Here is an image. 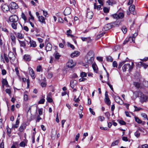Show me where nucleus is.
<instances>
[{
	"instance_id": "nucleus-5",
	"label": "nucleus",
	"mask_w": 148,
	"mask_h": 148,
	"mask_svg": "<svg viewBox=\"0 0 148 148\" xmlns=\"http://www.w3.org/2000/svg\"><path fill=\"white\" fill-rule=\"evenodd\" d=\"M1 8L2 11L4 12H6L9 10V6L6 4H2Z\"/></svg>"
},
{
	"instance_id": "nucleus-10",
	"label": "nucleus",
	"mask_w": 148,
	"mask_h": 148,
	"mask_svg": "<svg viewBox=\"0 0 148 148\" xmlns=\"http://www.w3.org/2000/svg\"><path fill=\"white\" fill-rule=\"evenodd\" d=\"M135 8V6L133 5H131L129 8L130 12L134 15H136V12L134 11Z\"/></svg>"
},
{
	"instance_id": "nucleus-7",
	"label": "nucleus",
	"mask_w": 148,
	"mask_h": 148,
	"mask_svg": "<svg viewBox=\"0 0 148 148\" xmlns=\"http://www.w3.org/2000/svg\"><path fill=\"white\" fill-rule=\"evenodd\" d=\"M29 70V73L30 75L31 76L33 79H34L35 78V73L33 69L29 67L28 68Z\"/></svg>"
},
{
	"instance_id": "nucleus-43",
	"label": "nucleus",
	"mask_w": 148,
	"mask_h": 148,
	"mask_svg": "<svg viewBox=\"0 0 148 148\" xmlns=\"http://www.w3.org/2000/svg\"><path fill=\"white\" fill-rule=\"evenodd\" d=\"M47 101L50 103L51 102L53 101L52 99L49 96L47 97Z\"/></svg>"
},
{
	"instance_id": "nucleus-54",
	"label": "nucleus",
	"mask_w": 148,
	"mask_h": 148,
	"mask_svg": "<svg viewBox=\"0 0 148 148\" xmlns=\"http://www.w3.org/2000/svg\"><path fill=\"white\" fill-rule=\"evenodd\" d=\"M5 91L7 93H8L9 94H10L11 93V90L10 89H6Z\"/></svg>"
},
{
	"instance_id": "nucleus-11",
	"label": "nucleus",
	"mask_w": 148,
	"mask_h": 148,
	"mask_svg": "<svg viewBox=\"0 0 148 148\" xmlns=\"http://www.w3.org/2000/svg\"><path fill=\"white\" fill-rule=\"evenodd\" d=\"M19 25H20L22 26V25L18 22H13L11 24V26L12 28L14 29H16L17 28V27Z\"/></svg>"
},
{
	"instance_id": "nucleus-55",
	"label": "nucleus",
	"mask_w": 148,
	"mask_h": 148,
	"mask_svg": "<svg viewBox=\"0 0 148 148\" xmlns=\"http://www.w3.org/2000/svg\"><path fill=\"white\" fill-rule=\"evenodd\" d=\"M56 134V132H55L54 134H53V133L51 134V138L53 139H54L55 138V136Z\"/></svg>"
},
{
	"instance_id": "nucleus-41",
	"label": "nucleus",
	"mask_w": 148,
	"mask_h": 148,
	"mask_svg": "<svg viewBox=\"0 0 148 148\" xmlns=\"http://www.w3.org/2000/svg\"><path fill=\"white\" fill-rule=\"evenodd\" d=\"M86 76H87V74L85 72H82L80 74V76L82 77H86Z\"/></svg>"
},
{
	"instance_id": "nucleus-60",
	"label": "nucleus",
	"mask_w": 148,
	"mask_h": 148,
	"mask_svg": "<svg viewBox=\"0 0 148 148\" xmlns=\"http://www.w3.org/2000/svg\"><path fill=\"white\" fill-rule=\"evenodd\" d=\"M86 80V79L84 77H81L80 79H79V80L80 82H82L84 81L85 80Z\"/></svg>"
},
{
	"instance_id": "nucleus-22",
	"label": "nucleus",
	"mask_w": 148,
	"mask_h": 148,
	"mask_svg": "<svg viewBox=\"0 0 148 148\" xmlns=\"http://www.w3.org/2000/svg\"><path fill=\"white\" fill-rule=\"evenodd\" d=\"M26 128L25 125L24 124H22L19 129V130L21 132H23L24 129Z\"/></svg>"
},
{
	"instance_id": "nucleus-39",
	"label": "nucleus",
	"mask_w": 148,
	"mask_h": 148,
	"mask_svg": "<svg viewBox=\"0 0 148 148\" xmlns=\"http://www.w3.org/2000/svg\"><path fill=\"white\" fill-rule=\"evenodd\" d=\"M105 119V118L102 116H100L98 117V119L101 121H103Z\"/></svg>"
},
{
	"instance_id": "nucleus-63",
	"label": "nucleus",
	"mask_w": 148,
	"mask_h": 148,
	"mask_svg": "<svg viewBox=\"0 0 148 148\" xmlns=\"http://www.w3.org/2000/svg\"><path fill=\"white\" fill-rule=\"evenodd\" d=\"M6 73V71L5 69H3L2 70V74L3 75H4Z\"/></svg>"
},
{
	"instance_id": "nucleus-32",
	"label": "nucleus",
	"mask_w": 148,
	"mask_h": 148,
	"mask_svg": "<svg viewBox=\"0 0 148 148\" xmlns=\"http://www.w3.org/2000/svg\"><path fill=\"white\" fill-rule=\"evenodd\" d=\"M92 67L94 71H95V72L97 73V69L96 65L95 64H92Z\"/></svg>"
},
{
	"instance_id": "nucleus-29",
	"label": "nucleus",
	"mask_w": 148,
	"mask_h": 148,
	"mask_svg": "<svg viewBox=\"0 0 148 148\" xmlns=\"http://www.w3.org/2000/svg\"><path fill=\"white\" fill-rule=\"evenodd\" d=\"M119 143V140H116L115 141L113 142L111 144V146H113L115 145H117Z\"/></svg>"
},
{
	"instance_id": "nucleus-2",
	"label": "nucleus",
	"mask_w": 148,
	"mask_h": 148,
	"mask_svg": "<svg viewBox=\"0 0 148 148\" xmlns=\"http://www.w3.org/2000/svg\"><path fill=\"white\" fill-rule=\"evenodd\" d=\"M134 65V64L133 62L132 63V64L131 65L129 64H124L122 67L123 71V72L126 71L127 69H128L129 70H131L132 69Z\"/></svg>"
},
{
	"instance_id": "nucleus-27",
	"label": "nucleus",
	"mask_w": 148,
	"mask_h": 148,
	"mask_svg": "<svg viewBox=\"0 0 148 148\" xmlns=\"http://www.w3.org/2000/svg\"><path fill=\"white\" fill-rule=\"evenodd\" d=\"M10 38L14 43L15 44L16 42V37L13 35H11L10 36Z\"/></svg>"
},
{
	"instance_id": "nucleus-53",
	"label": "nucleus",
	"mask_w": 148,
	"mask_h": 148,
	"mask_svg": "<svg viewBox=\"0 0 148 148\" xmlns=\"http://www.w3.org/2000/svg\"><path fill=\"white\" fill-rule=\"evenodd\" d=\"M7 133L8 136L10 137V134L11 133V130L10 129H7Z\"/></svg>"
},
{
	"instance_id": "nucleus-36",
	"label": "nucleus",
	"mask_w": 148,
	"mask_h": 148,
	"mask_svg": "<svg viewBox=\"0 0 148 148\" xmlns=\"http://www.w3.org/2000/svg\"><path fill=\"white\" fill-rule=\"evenodd\" d=\"M125 62V61H124L121 62H120L118 65V69H120L122 66L124 64Z\"/></svg>"
},
{
	"instance_id": "nucleus-21",
	"label": "nucleus",
	"mask_w": 148,
	"mask_h": 148,
	"mask_svg": "<svg viewBox=\"0 0 148 148\" xmlns=\"http://www.w3.org/2000/svg\"><path fill=\"white\" fill-rule=\"evenodd\" d=\"M38 20L39 21H40L42 23L45 24V19L42 16H41L39 17Z\"/></svg>"
},
{
	"instance_id": "nucleus-3",
	"label": "nucleus",
	"mask_w": 148,
	"mask_h": 148,
	"mask_svg": "<svg viewBox=\"0 0 148 148\" xmlns=\"http://www.w3.org/2000/svg\"><path fill=\"white\" fill-rule=\"evenodd\" d=\"M112 16L114 18L118 19L122 18L124 16V14L122 12H120L116 14H115L112 15Z\"/></svg>"
},
{
	"instance_id": "nucleus-12",
	"label": "nucleus",
	"mask_w": 148,
	"mask_h": 148,
	"mask_svg": "<svg viewBox=\"0 0 148 148\" xmlns=\"http://www.w3.org/2000/svg\"><path fill=\"white\" fill-rule=\"evenodd\" d=\"M112 23L113 27H118L119 25H121V22L119 20L112 22Z\"/></svg>"
},
{
	"instance_id": "nucleus-9",
	"label": "nucleus",
	"mask_w": 148,
	"mask_h": 148,
	"mask_svg": "<svg viewBox=\"0 0 148 148\" xmlns=\"http://www.w3.org/2000/svg\"><path fill=\"white\" fill-rule=\"evenodd\" d=\"M10 8L12 9H17L18 8V5L14 2H12L9 5Z\"/></svg>"
},
{
	"instance_id": "nucleus-46",
	"label": "nucleus",
	"mask_w": 148,
	"mask_h": 148,
	"mask_svg": "<svg viewBox=\"0 0 148 148\" xmlns=\"http://www.w3.org/2000/svg\"><path fill=\"white\" fill-rule=\"evenodd\" d=\"M4 59L6 62L7 63H8L9 62V60L8 58L6 56L5 54H4Z\"/></svg>"
},
{
	"instance_id": "nucleus-44",
	"label": "nucleus",
	"mask_w": 148,
	"mask_h": 148,
	"mask_svg": "<svg viewBox=\"0 0 148 148\" xmlns=\"http://www.w3.org/2000/svg\"><path fill=\"white\" fill-rule=\"evenodd\" d=\"M21 17L24 20L26 21L27 20V18L25 15L24 14L22 13L21 14Z\"/></svg>"
},
{
	"instance_id": "nucleus-48",
	"label": "nucleus",
	"mask_w": 148,
	"mask_h": 148,
	"mask_svg": "<svg viewBox=\"0 0 148 148\" xmlns=\"http://www.w3.org/2000/svg\"><path fill=\"white\" fill-rule=\"evenodd\" d=\"M112 66L113 67H117V64L116 62L115 61H114L112 63Z\"/></svg>"
},
{
	"instance_id": "nucleus-25",
	"label": "nucleus",
	"mask_w": 148,
	"mask_h": 148,
	"mask_svg": "<svg viewBox=\"0 0 148 148\" xmlns=\"http://www.w3.org/2000/svg\"><path fill=\"white\" fill-rule=\"evenodd\" d=\"M8 56L10 60L12 59L13 58L15 57L13 52H10L8 54Z\"/></svg>"
},
{
	"instance_id": "nucleus-13",
	"label": "nucleus",
	"mask_w": 148,
	"mask_h": 148,
	"mask_svg": "<svg viewBox=\"0 0 148 148\" xmlns=\"http://www.w3.org/2000/svg\"><path fill=\"white\" fill-rule=\"evenodd\" d=\"M71 9L69 7H66L64 11V14L65 16L69 15L71 13Z\"/></svg>"
},
{
	"instance_id": "nucleus-1",
	"label": "nucleus",
	"mask_w": 148,
	"mask_h": 148,
	"mask_svg": "<svg viewBox=\"0 0 148 148\" xmlns=\"http://www.w3.org/2000/svg\"><path fill=\"white\" fill-rule=\"evenodd\" d=\"M93 56L94 53L93 51H90L88 53L86 56L87 63L89 64H91L92 63L93 60Z\"/></svg>"
},
{
	"instance_id": "nucleus-23",
	"label": "nucleus",
	"mask_w": 148,
	"mask_h": 148,
	"mask_svg": "<svg viewBox=\"0 0 148 148\" xmlns=\"http://www.w3.org/2000/svg\"><path fill=\"white\" fill-rule=\"evenodd\" d=\"M18 41L20 43L21 47H23L24 48H25L26 47V44L24 41H22L19 40H18Z\"/></svg>"
},
{
	"instance_id": "nucleus-20",
	"label": "nucleus",
	"mask_w": 148,
	"mask_h": 148,
	"mask_svg": "<svg viewBox=\"0 0 148 148\" xmlns=\"http://www.w3.org/2000/svg\"><path fill=\"white\" fill-rule=\"evenodd\" d=\"M52 48V46L49 43H48L46 47V50L47 51H51Z\"/></svg>"
},
{
	"instance_id": "nucleus-15",
	"label": "nucleus",
	"mask_w": 148,
	"mask_h": 148,
	"mask_svg": "<svg viewBox=\"0 0 148 148\" xmlns=\"http://www.w3.org/2000/svg\"><path fill=\"white\" fill-rule=\"evenodd\" d=\"M14 34L16 37L20 39H22L24 37L23 35L19 32H14Z\"/></svg>"
},
{
	"instance_id": "nucleus-34",
	"label": "nucleus",
	"mask_w": 148,
	"mask_h": 148,
	"mask_svg": "<svg viewBox=\"0 0 148 148\" xmlns=\"http://www.w3.org/2000/svg\"><path fill=\"white\" fill-rule=\"evenodd\" d=\"M106 58L107 61H108L112 62L113 60V59L110 56H108L106 57Z\"/></svg>"
},
{
	"instance_id": "nucleus-57",
	"label": "nucleus",
	"mask_w": 148,
	"mask_h": 148,
	"mask_svg": "<svg viewBox=\"0 0 148 148\" xmlns=\"http://www.w3.org/2000/svg\"><path fill=\"white\" fill-rule=\"evenodd\" d=\"M134 107L135 108V110L134 111H137L140 110L141 109V108H138L136 106H134Z\"/></svg>"
},
{
	"instance_id": "nucleus-51",
	"label": "nucleus",
	"mask_w": 148,
	"mask_h": 148,
	"mask_svg": "<svg viewBox=\"0 0 148 148\" xmlns=\"http://www.w3.org/2000/svg\"><path fill=\"white\" fill-rule=\"evenodd\" d=\"M41 68H42L41 66H38L37 68V69H36L37 71V72L40 71L42 69Z\"/></svg>"
},
{
	"instance_id": "nucleus-56",
	"label": "nucleus",
	"mask_w": 148,
	"mask_h": 148,
	"mask_svg": "<svg viewBox=\"0 0 148 148\" xmlns=\"http://www.w3.org/2000/svg\"><path fill=\"white\" fill-rule=\"evenodd\" d=\"M76 96H75V97L74 99V100L75 102H78L79 101V97L77 98L76 99Z\"/></svg>"
},
{
	"instance_id": "nucleus-26",
	"label": "nucleus",
	"mask_w": 148,
	"mask_h": 148,
	"mask_svg": "<svg viewBox=\"0 0 148 148\" xmlns=\"http://www.w3.org/2000/svg\"><path fill=\"white\" fill-rule=\"evenodd\" d=\"M2 84H3L5 85L6 87H8V83L5 79H3L2 81Z\"/></svg>"
},
{
	"instance_id": "nucleus-37",
	"label": "nucleus",
	"mask_w": 148,
	"mask_h": 148,
	"mask_svg": "<svg viewBox=\"0 0 148 148\" xmlns=\"http://www.w3.org/2000/svg\"><path fill=\"white\" fill-rule=\"evenodd\" d=\"M134 134V135L137 138H139L140 136V133L138 131H137L135 132Z\"/></svg>"
},
{
	"instance_id": "nucleus-30",
	"label": "nucleus",
	"mask_w": 148,
	"mask_h": 148,
	"mask_svg": "<svg viewBox=\"0 0 148 148\" xmlns=\"http://www.w3.org/2000/svg\"><path fill=\"white\" fill-rule=\"evenodd\" d=\"M24 59L26 61H29L30 60L29 56L28 55H25L24 56Z\"/></svg>"
},
{
	"instance_id": "nucleus-45",
	"label": "nucleus",
	"mask_w": 148,
	"mask_h": 148,
	"mask_svg": "<svg viewBox=\"0 0 148 148\" xmlns=\"http://www.w3.org/2000/svg\"><path fill=\"white\" fill-rule=\"evenodd\" d=\"M122 30L124 34L127 31V29L125 27H122Z\"/></svg>"
},
{
	"instance_id": "nucleus-18",
	"label": "nucleus",
	"mask_w": 148,
	"mask_h": 148,
	"mask_svg": "<svg viewBox=\"0 0 148 148\" xmlns=\"http://www.w3.org/2000/svg\"><path fill=\"white\" fill-rule=\"evenodd\" d=\"M79 55V52L78 51H75L73 53H72L71 55V57L72 58L76 57Z\"/></svg>"
},
{
	"instance_id": "nucleus-59",
	"label": "nucleus",
	"mask_w": 148,
	"mask_h": 148,
	"mask_svg": "<svg viewBox=\"0 0 148 148\" xmlns=\"http://www.w3.org/2000/svg\"><path fill=\"white\" fill-rule=\"evenodd\" d=\"M24 99L25 101H27L28 99V95H25L24 96Z\"/></svg>"
},
{
	"instance_id": "nucleus-33",
	"label": "nucleus",
	"mask_w": 148,
	"mask_h": 148,
	"mask_svg": "<svg viewBox=\"0 0 148 148\" xmlns=\"http://www.w3.org/2000/svg\"><path fill=\"white\" fill-rule=\"evenodd\" d=\"M135 121L138 123H142V121L137 117H135Z\"/></svg>"
},
{
	"instance_id": "nucleus-58",
	"label": "nucleus",
	"mask_w": 148,
	"mask_h": 148,
	"mask_svg": "<svg viewBox=\"0 0 148 148\" xmlns=\"http://www.w3.org/2000/svg\"><path fill=\"white\" fill-rule=\"evenodd\" d=\"M68 45L72 49H74L75 48V47L74 45L70 43H68Z\"/></svg>"
},
{
	"instance_id": "nucleus-14",
	"label": "nucleus",
	"mask_w": 148,
	"mask_h": 148,
	"mask_svg": "<svg viewBox=\"0 0 148 148\" xmlns=\"http://www.w3.org/2000/svg\"><path fill=\"white\" fill-rule=\"evenodd\" d=\"M67 65L69 68H71L73 67L75 65L72 60H69V62L67 63Z\"/></svg>"
},
{
	"instance_id": "nucleus-35",
	"label": "nucleus",
	"mask_w": 148,
	"mask_h": 148,
	"mask_svg": "<svg viewBox=\"0 0 148 148\" xmlns=\"http://www.w3.org/2000/svg\"><path fill=\"white\" fill-rule=\"evenodd\" d=\"M134 86L137 88H140V85L139 83L138 82H134Z\"/></svg>"
},
{
	"instance_id": "nucleus-64",
	"label": "nucleus",
	"mask_w": 148,
	"mask_h": 148,
	"mask_svg": "<svg viewBox=\"0 0 148 148\" xmlns=\"http://www.w3.org/2000/svg\"><path fill=\"white\" fill-rule=\"evenodd\" d=\"M142 147L143 148H147L148 147V145L147 144H145L143 145Z\"/></svg>"
},
{
	"instance_id": "nucleus-50",
	"label": "nucleus",
	"mask_w": 148,
	"mask_h": 148,
	"mask_svg": "<svg viewBox=\"0 0 148 148\" xmlns=\"http://www.w3.org/2000/svg\"><path fill=\"white\" fill-rule=\"evenodd\" d=\"M119 123L121 125H125L126 124L125 122L123 120H120L119 121Z\"/></svg>"
},
{
	"instance_id": "nucleus-19",
	"label": "nucleus",
	"mask_w": 148,
	"mask_h": 148,
	"mask_svg": "<svg viewBox=\"0 0 148 148\" xmlns=\"http://www.w3.org/2000/svg\"><path fill=\"white\" fill-rule=\"evenodd\" d=\"M93 13L92 12H88L87 14V17L89 19H91L93 15Z\"/></svg>"
},
{
	"instance_id": "nucleus-52",
	"label": "nucleus",
	"mask_w": 148,
	"mask_h": 148,
	"mask_svg": "<svg viewBox=\"0 0 148 148\" xmlns=\"http://www.w3.org/2000/svg\"><path fill=\"white\" fill-rule=\"evenodd\" d=\"M39 114L40 115H42V109H40L38 110Z\"/></svg>"
},
{
	"instance_id": "nucleus-47",
	"label": "nucleus",
	"mask_w": 148,
	"mask_h": 148,
	"mask_svg": "<svg viewBox=\"0 0 148 148\" xmlns=\"http://www.w3.org/2000/svg\"><path fill=\"white\" fill-rule=\"evenodd\" d=\"M15 71H16V74L19 77L20 75H19V71L18 70V68L17 67H16L15 68Z\"/></svg>"
},
{
	"instance_id": "nucleus-24",
	"label": "nucleus",
	"mask_w": 148,
	"mask_h": 148,
	"mask_svg": "<svg viewBox=\"0 0 148 148\" xmlns=\"http://www.w3.org/2000/svg\"><path fill=\"white\" fill-rule=\"evenodd\" d=\"M105 27L107 28V29H111V28L113 27V26H112V23H108L105 26Z\"/></svg>"
},
{
	"instance_id": "nucleus-49",
	"label": "nucleus",
	"mask_w": 148,
	"mask_h": 148,
	"mask_svg": "<svg viewBox=\"0 0 148 148\" xmlns=\"http://www.w3.org/2000/svg\"><path fill=\"white\" fill-rule=\"evenodd\" d=\"M104 12L105 13H107L109 12L108 9L106 7H104L103 9Z\"/></svg>"
},
{
	"instance_id": "nucleus-42",
	"label": "nucleus",
	"mask_w": 148,
	"mask_h": 148,
	"mask_svg": "<svg viewBox=\"0 0 148 148\" xmlns=\"http://www.w3.org/2000/svg\"><path fill=\"white\" fill-rule=\"evenodd\" d=\"M43 12L44 15L46 17H47L48 16V13L47 11L44 10H42Z\"/></svg>"
},
{
	"instance_id": "nucleus-61",
	"label": "nucleus",
	"mask_w": 148,
	"mask_h": 148,
	"mask_svg": "<svg viewBox=\"0 0 148 148\" xmlns=\"http://www.w3.org/2000/svg\"><path fill=\"white\" fill-rule=\"evenodd\" d=\"M97 59L98 60L100 61H102L103 60V58L102 57H97Z\"/></svg>"
},
{
	"instance_id": "nucleus-40",
	"label": "nucleus",
	"mask_w": 148,
	"mask_h": 148,
	"mask_svg": "<svg viewBox=\"0 0 148 148\" xmlns=\"http://www.w3.org/2000/svg\"><path fill=\"white\" fill-rule=\"evenodd\" d=\"M45 99L44 98H42L38 102V104H43L44 103L45 101Z\"/></svg>"
},
{
	"instance_id": "nucleus-16",
	"label": "nucleus",
	"mask_w": 148,
	"mask_h": 148,
	"mask_svg": "<svg viewBox=\"0 0 148 148\" xmlns=\"http://www.w3.org/2000/svg\"><path fill=\"white\" fill-rule=\"evenodd\" d=\"M29 43L30 44L29 47H35L36 46V42L33 40H32L30 38Z\"/></svg>"
},
{
	"instance_id": "nucleus-62",
	"label": "nucleus",
	"mask_w": 148,
	"mask_h": 148,
	"mask_svg": "<svg viewBox=\"0 0 148 148\" xmlns=\"http://www.w3.org/2000/svg\"><path fill=\"white\" fill-rule=\"evenodd\" d=\"M1 29L4 32H5L6 33H8V31L6 28H2Z\"/></svg>"
},
{
	"instance_id": "nucleus-4",
	"label": "nucleus",
	"mask_w": 148,
	"mask_h": 148,
	"mask_svg": "<svg viewBox=\"0 0 148 148\" xmlns=\"http://www.w3.org/2000/svg\"><path fill=\"white\" fill-rule=\"evenodd\" d=\"M18 16L15 15L14 14L10 16L9 18V20L12 22H17L18 21Z\"/></svg>"
},
{
	"instance_id": "nucleus-6",
	"label": "nucleus",
	"mask_w": 148,
	"mask_h": 148,
	"mask_svg": "<svg viewBox=\"0 0 148 148\" xmlns=\"http://www.w3.org/2000/svg\"><path fill=\"white\" fill-rule=\"evenodd\" d=\"M114 100L116 102L120 105H122L123 103V100L118 96H115L114 97Z\"/></svg>"
},
{
	"instance_id": "nucleus-31",
	"label": "nucleus",
	"mask_w": 148,
	"mask_h": 148,
	"mask_svg": "<svg viewBox=\"0 0 148 148\" xmlns=\"http://www.w3.org/2000/svg\"><path fill=\"white\" fill-rule=\"evenodd\" d=\"M54 56H55V58L56 59H59L60 57V55L59 53L56 52L54 53Z\"/></svg>"
},
{
	"instance_id": "nucleus-38",
	"label": "nucleus",
	"mask_w": 148,
	"mask_h": 148,
	"mask_svg": "<svg viewBox=\"0 0 148 148\" xmlns=\"http://www.w3.org/2000/svg\"><path fill=\"white\" fill-rule=\"evenodd\" d=\"M26 145V144L24 141H22L19 144L20 147H25Z\"/></svg>"
},
{
	"instance_id": "nucleus-8",
	"label": "nucleus",
	"mask_w": 148,
	"mask_h": 148,
	"mask_svg": "<svg viewBox=\"0 0 148 148\" xmlns=\"http://www.w3.org/2000/svg\"><path fill=\"white\" fill-rule=\"evenodd\" d=\"M147 99V97L145 95L141 93L140 94V101L143 103L144 102L146 101Z\"/></svg>"
},
{
	"instance_id": "nucleus-17",
	"label": "nucleus",
	"mask_w": 148,
	"mask_h": 148,
	"mask_svg": "<svg viewBox=\"0 0 148 148\" xmlns=\"http://www.w3.org/2000/svg\"><path fill=\"white\" fill-rule=\"evenodd\" d=\"M77 84V81L75 80H71L70 85L72 88H73Z\"/></svg>"
},
{
	"instance_id": "nucleus-28",
	"label": "nucleus",
	"mask_w": 148,
	"mask_h": 148,
	"mask_svg": "<svg viewBox=\"0 0 148 148\" xmlns=\"http://www.w3.org/2000/svg\"><path fill=\"white\" fill-rule=\"evenodd\" d=\"M105 101L106 103L108 105H110V104L111 102L109 97L105 98Z\"/></svg>"
}]
</instances>
